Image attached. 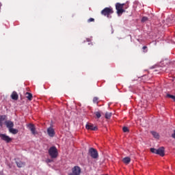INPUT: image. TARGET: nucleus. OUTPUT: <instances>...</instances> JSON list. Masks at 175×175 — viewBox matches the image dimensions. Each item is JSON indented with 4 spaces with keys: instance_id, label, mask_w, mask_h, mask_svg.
Segmentation results:
<instances>
[{
    "instance_id": "nucleus-9",
    "label": "nucleus",
    "mask_w": 175,
    "mask_h": 175,
    "mask_svg": "<svg viewBox=\"0 0 175 175\" xmlns=\"http://www.w3.org/2000/svg\"><path fill=\"white\" fill-rule=\"evenodd\" d=\"M5 125L9 131L10 129H12V128L14 126V122H12V120H6L5 122Z\"/></svg>"
},
{
    "instance_id": "nucleus-3",
    "label": "nucleus",
    "mask_w": 175,
    "mask_h": 175,
    "mask_svg": "<svg viewBox=\"0 0 175 175\" xmlns=\"http://www.w3.org/2000/svg\"><path fill=\"white\" fill-rule=\"evenodd\" d=\"M49 154L50 155L51 158L54 159L58 157V150L55 146H52L49 150Z\"/></svg>"
},
{
    "instance_id": "nucleus-23",
    "label": "nucleus",
    "mask_w": 175,
    "mask_h": 175,
    "mask_svg": "<svg viewBox=\"0 0 175 175\" xmlns=\"http://www.w3.org/2000/svg\"><path fill=\"white\" fill-rule=\"evenodd\" d=\"M146 21H148V18L147 16L142 17V23H146Z\"/></svg>"
},
{
    "instance_id": "nucleus-26",
    "label": "nucleus",
    "mask_w": 175,
    "mask_h": 175,
    "mask_svg": "<svg viewBox=\"0 0 175 175\" xmlns=\"http://www.w3.org/2000/svg\"><path fill=\"white\" fill-rule=\"evenodd\" d=\"M46 163H51V162H53V160L48 159H46Z\"/></svg>"
},
{
    "instance_id": "nucleus-28",
    "label": "nucleus",
    "mask_w": 175,
    "mask_h": 175,
    "mask_svg": "<svg viewBox=\"0 0 175 175\" xmlns=\"http://www.w3.org/2000/svg\"><path fill=\"white\" fill-rule=\"evenodd\" d=\"M1 6H2V4L0 3V9H1Z\"/></svg>"
},
{
    "instance_id": "nucleus-22",
    "label": "nucleus",
    "mask_w": 175,
    "mask_h": 175,
    "mask_svg": "<svg viewBox=\"0 0 175 175\" xmlns=\"http://www.w3.org/2000/svg\"><path fill=\"white\" fill-rule=\"evenodd\" d=\"M95 116H96L97 118H100V117H102V115L100 114V112H99V111L95 112Z\"/></svg>"
},
{
    "instance_id": "nucleus-17",
    "label": "nucleus",
    "mask_w": 175,
    "mask_h": 175,
    "mask_svg": "<svg viewBox=\"0 0 175 175\" xmlns=\"http://www.w3.org/2000/svg\"><path fill=\"white\" fill-rule=\"evenodd\" d=\"M150 133L152 135L153 137H154L155 139L159 138V134L156 131H151Z\"/></svg>"
},
{
    "instance_id": "nucleus-14",
    "label": "nucleus",
    "mask_w": 175,
    "mask_h": 175,
    "mask_svg": "<svg viewBox=\"0 0 175 175\" xmlns=\"http://www.w3.org/2000/svg\"><path fill=\"white\" fill-rule=\"evenodd\" d=\"M122 162L125 163L126 165H129V163H131V158L129 157H124L122 159Z\"/></svg>"
},
{
    "instance_id": "nucleus-8",
    "label": "nucleus",
    "mask_w": 175,
    "mask_h": 175,
    "mask_svg": "<svg viewBox=\"0 0 175 175\" xmlns=\"http://www.w3.org/2000/svg\"><path fill=\"white\" fill-rule=\"evenodd\" d=\"M47 133L50 137L55 136V131L51 126L47 129Z\"/></svg>"
},
{
    "instance_id": "nucleus-20",
    "label": "nucleus",
    "mask_w": 175,
    "mask_h": 175,
    "mask_svg": "<svg viewBox=\"0 0 175 175\" xmlns=\"http://www.w3.org/2000/svg\"><path fill=\"white\" fill-rule=\"evenodd\" d=\"M93 103H96V105H98V103H99V98L94 97L93 98Z\"/></svg>"
},
{
    "instance_id": "nucleus-1",
    "label": "nucleus",
    "mask_w": 175,
    "mask_h": 175,
    "mask_svg": "<svg viewBox=\"0 0 175 175\" xmlns=\"http://www.w3.org/2000/svg\"><path fill=\"white\" fill-rule=\"evenodd\" d=\"M150 152H152V154H157V155H160V157H165V148L160 147L158 149L151 148Z\"/></svg>"
},
{
    "instance_id": "nucleus-21",
    "label": "nucleus",
    "mask_w": 175,
    "mask_h": 175,
    "mask_svg": "<svg viewBox=\"0 0 175 175\" xmlns=\"http://www.w3.org/2000/svg\"><path fill=\"white\" fill-rule=\"evenodd\" d=\"M167 98H170L171 99H173L174 102H175V96L172 94H167Z\"/></svg>"
},
{
    "instance_id": "nucleus-6",
    "label": "nucleus",
    "mask_w": 175,
    "mask_h": 175,
    "mask_svg": "<svg viewBox=\"0 0 175 175\" xmlns=\"http://www.w3.org/2000/svg\"><path fill=\"white\" fill-rule=\"evenodd\" d=\"M81 174V168L79 166H75L72 168V172L68 175H80Z\"/></svg>"
},
{
    "instance_id": "nucleus-18",
    "label": "nucleus",
    "mask_w": 175,
    "mask_h": 175,
    "mask_svg": "<svg viewBox=\"0 0 175 175\" xmlns=\"http://www.w3.org/2000/svg\"><path fill=\"white\" fill-rule=\"evenodd\" d=\"M26 98H27V99H28L29 100H32V98H33L32 94H31V93H29V92H27V93H26Z\"/></svg>"
},
{
    "instance_id": "nucleus-27",
    "label": "nucleus",
    "mask_w": 175,
    "mask_h": 175,
    "mask_svg": "<svg viewBox=\"0 0 175 175\" xmlns=\"http://www.w3.org/2000/svg\"><path fill=\"white\" fill-rule=\"evenodd\" d=\"M142 49L144 51V50H147V46H144L142 47Z\"/></svg>"
},
{
    "instance_id": "nucleus-29",
    "label": "nucleus",
    "mask_w": 175,
    "mask_h": 175,
    "mask_svg": "<svg viewBox=\"0 0 175 175\" xmlns=\"http://www.w3.org/2000/svg\"><path fill=\"white\" fill-rule=\"evenodd\" d=\"M144 53H147V50L146 51H144Z\"/></svg>"
},
{
    "instance_id": "nucleus-7",
    "label": "nucleus",
    "mask_w": 175,
    "mask_h": 175,
    "mask_svg": "<svg viewBox=\"0 0 175 175\" xmlns=\"http://www.w3.org/2000/svg\"><path fill=\"white\" fill-rule=\"evenodd\" d=\"M0 138L5 143H10L12 142V138L6 135V134H0Z\"/></svg>"
},
{
    "instance_id": "nucleus-12",
    "label": "nucleus",
    "mask_w": 175,
    "mask_h": 175,
    "mask_svg": "<svg viewBox=\"0 0 175 175\" xmlns=\"http://www.w3.org/2000/svg\"><path fill=\"white\" fill-rule=\"evenodd\" d=\"M6 118V115H0V126H3V121H5Z\"/></svg>"
},
{
    "instance_id": "nucleus-2",
    "label": "nucleus",
    "mask_w": 175,
    "mask_h": 175,
    "mask_svg": "<svg viewBox=\"0 0 175 175\" xmlns=\"http://www.w3.org/2000/svg\"><path fill=\"white\" fill-rule=\"evenodd\" d=\"M124 6H125V3H116V10H117V14L118 16H121L122 13H125V10H124Z\"/></svg>"
},
{
    "instance_id": "nucleus-11",
    "label": "nucleus",
    "mask_w": 175,
    "mask_h": 175,
    "mask_svg": "<svg viewBox=\"0 0 175 175\" xmlns=\"http://www.w3.org/2000/svg\"><path fill=\"white\" fill-rule=\"evenodd\" d=\"M29 129H30L32 135H35L36 133V128L35 127V125L30 124H29Z\"/></svg>"
},
{
    "instance_id": "nucleus-24",
    "label": "nucleus",
    "mask_w": 175,
    "mask_h": 175,
    "mask_svg": "<svg viewBox=\"0 0 175 175\" xmlns=\"http://www.w3.org/2000/svg\"><path fill=\"white\" fill-rule=\"evenodd\" d=\"M122 131H123V132H124V133L129 132V129H128V127H126V126H124V127L122 128Z\"/></svg>"
},
{
    "instance_id": "nucleus-4",
    "label": "nucleus",
    "mask_w": 175,
    "mask_h": 175,
    "mask_svg": "<svg viewBox=\"0 0 175 175\" xmlns=\"http://www.w3.org/2000/svg\"><path fill=\"white\" fill-rule=\"evenodd\" d=\"M113 13H114V11L113 10V8L111 7H107L101 11V14L103 16H106L108 18L110 17V14H113Z\"/></svg>"
},
{
    "instance_id": "nucleus-25",
    "label": "nucleus",
    "mask_w": 175,
    "mask_h": 175,
    "mask_svg": "<svg viewBox=\"0 0 175 175\" xmlns=\"http://www.w3.org/2000/svg\"><path fill=\"white\" fill-rule=\"evenodd\" d=\"M94 21H95V19L93 18H90L88 20V23H93Z\"/></svg>"
},
{
    "instance_id": "nucleus-19",
    "label": "nucleus",
    "mask_w": 175,
    "mask_h": 175,
    "mask_svg": "<svg viewBox=\"0 0 175 175\" xmlns=\"http://www.w3.org/2000/svg\"><path fill=\"white\" fill-rule=\"evenodd\" d=\"M111 118V113L106 112L105 118H107V120H110Z\"/></svg>"
},
{
    "instance_id": "nucleus-15",
    "label": "nucleus",
    "mask_w": 175,
    "mask_h": 175,
    "mask_svg": "<svg viewBox=\"0 0 175 175\" xmlns=\"http://www.w3.org/2000/svg\"><path fill=\"white\" fill-rule=\"evenodd\" d=\"M10 133H12V135H17L18 133V131L16 129L11 128L9 129Z\"/></svg>"
},
{
    "instance_id": "nucleus-13",
    "label": "nucleus",
    "mask_w": 175,
    "mask_h": 175,
    "mask_svg": "<svg viewBox=\"0 0 175 175\" xmlns=\"http://www.w3.org/2000/svg\"><path fill=\"white\" fill-rule=\"evenodd\" d=\"M11 98L13 100H17L18 99V94L16 92H13L11 94Z\"/></svg>"
},
{
    "instance_id": "nucleus-16",
    "label": "nucleus",
    "mask_w": 175,
    "mask_h": 175,
    "mask_svg": "<svg viewBox=\"0 0 175 175\" xmlns=\"http://www.w3.org/2000/svg\"><path fill=\"white\" fill-rule=\"evenodd\" d=\"M16 166H18V167H24V166H25V163L23 162V161H16Z\"/></svg>"
},
{
    "instance_id": "nucleus-5",
    "label": "nucleus",
    "mask_w": 175,
    "mask_h": 175,
    "mask_svg": "<svg viewBox=\"0 0 175 175\" xmlns=\"http://www.w3.org/2000/svg\"><path fill=\"white\" fill-rule=\"evenodd\" d=\"M89 154L93 159H96L99 157V154L98 153V150L94 148H90L89 149Z\"/></svg>"
},
{
    "instance_id": "nucleus-10",
    "label": "nucleus",
    "mask_w": 175,
    "mask_h": 175,
    "mask_svg": "<svg viewBox=\"0 0 175 175\" xmlns=\"http://www.w3.org/2000/svg\"><path fill=\"white\" fill-rule=\"evenodd\" d=\"M86 129L90 131H97L98 127L94 126L92 124H87L85 126Z\"/></svg>"
}]
</instances>
